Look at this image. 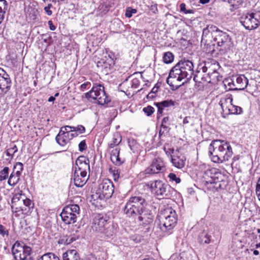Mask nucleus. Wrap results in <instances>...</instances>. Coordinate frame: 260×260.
Instances as JSON below:
<instances>
[{
	"label": "nucleus",
	"instance_id": "f257e3e1",
	"mask_svg": "<svg viewBox=\"0 0 260 260\" xmlns=\"http://www.w3.org/2000/svg\"><path fill=\"white\" fill-rule=\"evenodd\" d=\"M193 68L191 60L181 59L170 70L167 83L173 88H178L190 80L193 75Z\"/></svg>",
	"mask_w": 260,
	"mask_h": 260
},
{
	"label": "nucleus",
	"instance_id": "f03ea898",
	"mask_svg": "<svg viewBox=\"0 0 260 260\" xmlns=\"http://www.w3.org/2000/svg\"><path fill=\"white\" fill-rule=\"evenodd\" d=\"M208 153L211 160L215 163L227 161L232 156V148L226 141L214 140L210 143Z\"/></svg>",
	"mask_w": 260,
	"mask_h": 260
},
{
	"label": "nucleus",
	"instance_id": "7ed1b4c3",
	"mask_svg": "<svg viewBox=\"0 0 260 260\" xmlns=\"http://www.w3.org/2000/svg\"><path fill=\"white\" fill-rule=\"evenodd\" d=\"M158 227L166 235L172 233L177 222L176 211L171 207L161 211L159 215Z\"/></svg>",
	"mask_w": 260,
	"mask_h": 260
},
{
	"label": "nucleus",
	"instance_id": "20e7f679",
	"mask_svg": "<svg viewBox=\"0 0 260 260\" xmlns=\"http://www.w3.org/2000/svg\"><path fill=\"white\" fill-rule=\"evenodd\" d=\"M93 228L104 238L110 237L115 233L114 226L109 221L108 217L102 214L94 217Z\"/></svg>",
	"mask_w": 260,
	"mask_h": 260
},
{
	"label": "nucleus",
	"instance_id": "39448f33",
	"mask_svg": "<svg viewBox=\"0 0 260 260\" xmlns=\"http://www.w3.org/2000/svg\"><path fill=\"white\" fill-rule=\"evenodd\" d=\"M147 203L140 196L132 197L126 203L123 211L129 217L137 216L146 208Z\"/></svg>",
	"mask_w": 260,
	"mask_h": 260
},
{
	"label": "nucleus",
	"instance_id": "423d86ee",
	"mask_svg": "<svg viewBox=\"0 0 260 260\" xmlns=\"http://www.w3.org/2000/svg\"><path fill=\"white\" fill-rule=\"evenodd\" d=\"M113 192L114 185L112 182L109 179H105L99 184L95 193L91 195V198L94 200L108 199L112 197Z\"/></svg>",
	"mask_w": 260,
	"mask_h": 260
},
{
	"label": "nucleus",
	"instance_id": "0eeeda50",
	"mask_svg": "<svg viewBox=\"0 0 260 260\" xmlns=\"http://www.w3.org/2000/svg\"><path fill=\"white\" fill-rule=\"evenodd\" d=\"M214 41L216 43V49L221 54L226 53L233 46V43L230 36L226 32L220 29L215 35Z\"/></svg>",
	"mask_w": 260,
	"mask_h": 260
},
{
	"label": "nucleus",
	"instance_id": "6e6552de",
	"mask_svg": "<svg viewBox=\"0 0 260 260\" xmlns=\"http://www.w3.org/2000/svg\"><path fill=\"white\" fill-rule=\"evenodd\" d=\"M85 97L88 100L91 98L96 100L98 103L101 105L107 104L111 100L106 93L104 87L101 84L93 86L89 92L85 93Z\"/></svg>",
	"mask_w": 260,
	"mask_h": 260
},
{
	"label": "nucleus",
	"instance_id": "1a4fd4ad",
	"mask_svg": "<svg viewBox=\"0 0 260 260\" xmlns=\"http://www.w3.org/2000/svg\"><path fill=\"white\" fill-rule=\"evenodd\" d=\"M80 214V207L77 204L69 205L63 209L60 216L62 220L67 224H72L76 222Z\"/></svg>",
	"mask_w": 260,
	"mask_h": 260
},
{
	"label": "nucleus",
	"instance_id": "9d476101",
	"mask_svg": "<svg viewBox=\"0 0 260 260\" xmlns=\"http://www.w3.org/2000/svg\"><path fill=\"white\" fill-rule=\"evenodd\" d=\"M12 253L15 260H32L31 248L23 243L16 241L12 247Z\"/></svg>",
	"mask_w": 260,
	"mask_h": 260
},
{
	"label": "nucleus",
	"instance_id": "9b49d317",
	"mask_svg": "<svg viewBox=\"0 0 260 260\" xmlns=\"http://www.w3.org/2000/svg\"><path fill=\"white\" fill-rule=\"evenodd\" d=\"M240 23L247 29L256 28L260 24L259 13L243 14L240 18Z\"/></svg>",
	"mask_w": 260,
	"mask_h": 260
},
{
	"label": "nucleus",
	"instance_id": "f8f14e48",
	"mask_svg": "<svg viewBox=\"0 0 260 260\" xmlns=\"http://www.w3.org/2000/svg\"><path fill=\"white\" fill-rule=\"evenodd\" d=\"M151 188L156 196L162 198H170L173 191V188L160 180H156L152 183Z\"/></svg>",
	"mask_w": 260,
	"mask_h": 260
},
{
	"label": "nucleus",
	"instance_id": "ddd939ff",
	"mask_svg": "<svg viewBox=\"0 0 260 260\" xmlns=\"http://www.w3.org/2000/svg\"><path fill=\"white\" fill-rule=\"evenodd\" d=\"M153 215L151 211L146 208L138 215V220L143 226L145 233H149L153 229Z\"/></svg>",
	"mask_w": 260,
	"mask_h": 260
},
{
	"label": "nucleus",
	"instance_id": "4468645a",
	"mask_svg": "<svg viewBox=\"0 0 260 260\" xmlns=\"http://www.w3.org/2000/svg\"><path fill=\"white\" fill-rule=\"evenodd\" d=\"M165 164L161 158L157 157L153 159L150 165L145 170L146 174H158L165 171Z\"/></svg>",
	"mask_w": 260,
	"mask_h": 260
},
{
	"label": "nucleus",
	"instance_id": "2eb2a0df",
	"mask_svg": "<svg viewBox=\"0 0 260 260\" xmlns=\"http://www.w3.org/2000/svg\"><path fill=\"white\" fill-rule=\"evenodd\" d=\"M12 82L9 75L0 68V98L10 89Z\"/></svg>",
	"mask_w": 260,
	"mask_h": 260
},
{
	"label": "nucleus",
	"instance_id": "dca6fc26",
	"mask_svg": "<svg viewBox=\"0 0 260 260\" xmlns=\"http://www.w3.org/2000/svg\"><path fill=\"white\" fill-rule=\"evenodd\" d=\"M74 172H80L87 174V171H90L89 160L84 156H80L73 165Z\"/></svg>",
	"mask_w": 260,
	"mask_h": 260
},
{
	"label": "nucleus",
	"instance_id": "f3484780",
	"mask_svg": "<svg viewBox=\"0 0 260 260\" xmlns=\"http://www.w3.org/2000/svg\"><path fill=\"white\" fill-rule=\"evenodd\" d=\"M56 142L61 146H65L70 141L69 131L67 126L60 128L58 134L55 138Z\"/></svg>",
	"mask_w": 260,
	"mask_h": 260
},
{
	"label": "nucleus",
	"instance_id": "a211bd4d",
	"mask_svg": "<svg viewBox=\"0 0 260 260\" xmlns=\"http://www.w3.org/2000/svg\"><path fill=\"white\" fill-rule=\"evenodd\" d=\"M218 174L216 169H209L204 172L203 177L207 183L212 184L215 183L216 179H218V177L216 176Z\"/></svg>",
	"mask_w": 260,
	"mask_h": 260
},
{
	"label": "nucleus",
	"instance_id": "6ab92c4d",
	"mask_svg": "<svg viewBox=\"0 0 260 260\" xmlns=\"http://www.w3.org/2000/svg\"><path fill=\"white\" fill-rule=\"evenodd\" d=\"M89 176L87 174L78 172H74V182L76 186L81 187L86 183Z\"/></svg>",
	"mask_w": 260,
	"mask_h": 260
},
{
	"label": "nucleus",
	"instance_id": "aec40b11",
	"mask_svg": "<svg viewBox=\"0 0 260 260\" xmlns=\"http://www.w3.org/2000/svg\"><path fill=\"white\" fill-rule=\"evenodd\" d=\"M236 81H232V83L234 86L235 89L244 90L247 86L248 80L243 75H240L236 77Z\"/></svg>",
	"mask_w": 260,
	"mask_h": 260
},
{
	"label": "nucleus",
	"instance_id": "412c9836",
	"mask_svg": "<svg viewBox=\"0 0 260 260\" xmlns=\"http://www.w3.org/2000/svg\"><path fill=\"white\" fill-rule=\"evenodd\" d=\"M218 30V28L216 26L212 24L207 25V26L203 30L202 43L205 41V43H206L207 41L205 40V38L209 35H211L214 39L215 35H216V32H217Z\"/></svg>",
	"mask_w": 260,
	"mask_h": 260
},
{
	"label": "nucleus",
	"instance_id": "4be33fe9",
	"mask_svg": "<svg viewBox=\"0 0 260 260\" xmlns=\"http://www.w3.org/2000/svg\"><path fill=\"white\" fill-rule=\"evenodd\" d=\"M176 102L172 100H165L158 103H155L154 104L157 108V117L159 115H161L163 113L164 108L174 107L175 105Z\"/></svg>",
	"mask_w": 260,
	"mask_h": 260
},
{
	"label": "nucleus",
	"instance_id": "5701e85b",
	"mask_svg": "<svg viewBox=\"0 0 260 260\" xmlns=\"http://www.w3.org/2000/svg\"><path fill=\"white\" fill-rule=\"evenodd\" d=\"M120 148H116L111 152V160L116 166H120L122 164L125 159L119 156Z\"/></svg>",
	"mask_w": 260,
	"mask_h": 260
},
{
	"label": "nucleus",
	"instance_id": "b1692460",
	"mask_svg": "<svg viewBox=\"0 0 260 260\" xmlns=\"http://www.w3.org/2000/svg\"><path fill=\"white\" fill-rule=\"evenodd\" d=\"M171 161L174 167L178 169H181L185 166L186 158L183 155L174 154L172 156Z\"/></svg>",
	"mask_w": 260,
	"mask_h": 260
},
{
	"label": "nucleus",
	"instance_id": "393cba45",
	"mask_svg": "<svg viewBox=\"0 0 260 260\" xmlns=\"http://www.w3.org/2000/svg\"><path fill=\"white\" fill-rule=\"evenodd\" d=\"M79 229V226L75 224V225H72L71 226H69V232L71 233L72 234L73 233V235L67 236L66 239L64 242V243L65 244L68 245L72 243L73 241H75L77 239H78V237L74 235V233H77L78 232V229Z\"/></svg>",
	"mask_w": 260,
	"mask_h": 260
},
{
	"label": "nucleus",
	"instance_id": "a878e982",
	"mask_svg": "<svg viewBox=\"0 0 260 260\" xmlns=\"http://www.w3.org/2000/svg\"><path fill=\"white\" fill-rule=\"evenodd\" d=\"M233 98L231 94H227L225 96L221 99L219 102V105L224 112H226V110L229 108L230 104H232Z\"/></svg>",
	"mask_w": 260,
	"mask_h": 260
},
{
	"label": "nucleus",
	"instance_id": "bb28decb",
	"mask_svg": "<svg viewBox=\"0 0 260 260\" xmlns=\"http://www.w3.org/2000/svg\"><path fill=\"white\" fill-rule=\"evenodd\" d=\"M63 260H81L76 250H69L62 254Z\"/></svg>",
	"mask_w": 260,
	"mask_h": 260
},
{
	"label": "nucleus",
	"instance_id": "cd10ccee",
	"mask_svg": "<svg viewBox=\"0 0 260 260\" xmlns=\"http://www.w3.org/2000/svg\"><path fill=\"white\" fill-rule=\"evenodd\" d=\"M20 175V171H17L16 172L13 171L9 178L8 184L11 186H14L19 182Z\"/></svg>",
	"mask_w": 260,
	"mask_h": 260
},
{
	"label": "nucleus",
	"instance_id": "c85d7f7f",
	"mask_svg": "<svg viewBox=\"0 0 260 260\" xmlns=\"http://www.w3.org/2000/svg\"><path fill=\"white\" fill-rule=\"evenodd\" d=\"M211 236L208 232L203 231L201 232L198 237V241L201 244H209L211 242Z\"/></svg>",
	"mask_w": 260,
	"mask_h": 260
},
{
	"label": "nucleus",
	"instance_id": "c756f323",
	"mask_svg": "<svg viewBox=\"0 0 260 260\" xmlns=\"http://www.w3.org/2000/svg\"><path fill=\"white\" fill-rule=\"evenodd\" d=\"M128 143L129 147L134 153H138L141 151L140 144L134 139H128Z\"/></svg>",
	"mask_w": 260,
	"mask_h": 260
},
{
	"label": "nucleus",
	"instance_id": "7c9ffc66",
	"mask_svg": "<svg viewBox=\"0 0 260 260\" xmlns=\"http://www.w3.org/2000/svg\"><path fill=\"white\" fill-rule=\"evenodd\" d=\"M122 138L118 133L114 134L112 140L108 144L109 148H113L118 146L121 142Z\"/></svg>",
	"mask_w": 260,
	"mask_h": 260
},
{
	"label": "nucleus",
	"instance_id": "2f4dec72",
	"mask_svg": "<svg viewBox=\"0 0 260 260\" xmlns=\"http://www.w3.org/2000/svg\"><path fill=\"white\" fill-rule=\"evenodd\" d=\"M229 114H240L242 113L241 107L232 104H230L228 109L226 110Z\"/></svg>",
	"mask_w": 260,
	"mask_h": 260
},
{
	"label": "nucleus",
	"instance_id": "473e14b6",
	"mask_svg": "<svg viewBox=\"0 0 260 260\" xmlns=\"http://www.w3.org/2000/svg\"><path fill=\"white\" fill-rule=\"evenodd\" d=\"M207 65L208 68V75L209 76L215 73L216 71L218 68V63L215 61H214L213 63L211 62H207Z\"/></svg>",
	"mask_w": 260,
	"mask_h": 260
},
{
	"label": "nucleus",
	"instance_id": "72a5a7b5",
	"mask_svg": "<svg viewBox=\"0 0 260 260\" xmlns=\"http://www.w3.org/2000/svg\"><path fill=\"white\" fill-rule=\"evenodd\" d=\"M115 63V61L112 59H106L104 62V67L106 70V72L112 71L114 70V67Z\"/></svg>",
	"mask_w": 260,
	"mask_h": 260
},
{
	"label": "nucleus",
	"instance_id": "f704fd0d",
	"mask_svg": "<svg viewBox=\"0 0 260 260\" xmlns=\"http://www.w3.org/2000/svg\"><path fill=\"white\" fill-rule=\"evenodd\" d=\"M18 151L17 146L15 145H13L11 147L8 148L5 153L6 155L9 157L7 159L9 161L12 159L14 154Z\"/></svg>",
	"mask_w": 260,
	"mask_h": 260
},
{
	"label": "nucleus",
	"instance_id": "c9c22d12",
	"mask_svg": "<svg viewBox=\"0 0 260 260\" xmlns=\"http://www.w3.org/2000/svg\"><path fill=\"white\" fill-rule=\"evenodd\" d=\"M67 128H70V131L72 132H77L79 135L85 133V128L84 126L82 125H78L76 126H71L66 125Z\"/></svg>",
	"mask_w": 260,
	"mask_h": 260
},
{
	"label": "nucleus",
	"instance_id": "e433bc0d",
	"mask_svg": "<svg viewBox=\"0 0 260 260\" xmlns=\"http://www.w3.org/2000/svg\"><path fill=\"white\" fill-rule=\"evenodd\" d=\"M9 170V167H5L0 171V181L5 180L8 178Z\"/></svg>",
	"mask_w": 260,
	"mask_h": 260
},
{
	"label": "nucleus",
	"instance_id": "4c0bfd02",
	"mask_svg": "<svg viewBox=\"0 0 260 260\" xmlns=\"http://www.w3.org/2000/svg\"><path fill=\"white\" fill-rule=\"evenodd\" d=\"M174 60V55L171 52H167L164 53L163 60L166 63H170Z\"/></svg>",
	"mask_w": 260,
	"mask_h": 260
},
{
	"label": "nucleus",
	"instance_id": "58836bf2",
	"mask_svg": "<svg viewBox=\"0 0 260 260\" xmlns=\"http://www.w3.org/2000/svg\"><path fill=\"white\" fill-rule=\"evenodd\" d=\"M22 202H23V205L25 206V208H26L27 209H28V210H29L30 208H32L34 207V203L29 199H23L22 200Z\"/></svg>",
	"mask_w": 260,
	"mask_h": 260
},
{
	"label": "nucleus",
	"instance_id": "ea45409f",
	"mask_svg": "<svg viewBox=\"0 0 260 260\" xmlns=\"http://www.w3.org/2000/svg\"><path fill=\"white\" fill-rule=\"evenodd\" d=\"M143 111L147 116H150L154 113V109L151 106H148L147 107L144 108Z\"/></svg>",
	"mask_w": 260,
	"mask_h": 260
},
{
	"label": "nucleus",
	"instance_id": "a19ab883",
	"mask_svg": "<svg viewBox=\"0 0 260 260\" xmlns=\"http://www.w3.org/2000/svg\"><path fill=\"white\" fill-rule=\"evenodd\" d=\"M15 205H16V204H13L12 206H11V209H12V211L13 213H17L18 212H20V211H22V213H24V212L25 211H27V209L26 208H24V207H15Z\"/></svg>",
	"mask_w": 260,
	"mask_h": 260
},
{
	"label": "nucleus",
	"instance_id": "79ce46f5",
	"mask_svg": "<svg viewBox=\"0 0 260 260\" xmlns=\"http://www.w3.org/2000/svg\"><path fill=\"white\" fill-rule=\"evenodd\" d=\"M137 12V11L136 9L129 7L127 8L126 10L125 16L126 17L131 18L133 14L136 13Z\"/></svg>",
	"mask_w": 260,
	"mask_h": 260
},
{
	"label": "nucleus",
	"instance_id": "37998d69",
	"mask_svg": "<svg viewBox=\"0 0 260 260\" xmlns=\"http://www.w3.org/2000/svg\"><path fill=\"white\" fill-rule=\"evenodd\" d=\"M168 177L171 181H175L176 183H179L181 182L180 178L177 177L175 174L171 173L168 175Z\"/></svg>",
	"mask_w": 260,
	"mask_h": 260
},
{
	"label": "nucleus",
	"instance_id": "c03bdc74",
	"mask_svg": "<svg viewBox=\"0 0 260 260\" xmlns=\"http://www.w3.org/2000/svg\"><path fill=\"white\" fill-rule=\"evenodd\" d=\"M8 7V4L6 0H0V11H4L6 12Z\"/></svg>",
	"mask_w": 260,
	"mask_h": 260
},
{
	"label": "nucleus",
	"instance_id": "a18cd8bd",
	"mask_svg": "<svg viewBox=\"0 0 260 260\" xmlns=\"http://www.w3.org/2000/svg\"><path fill=\"white\" fill-rule=\"evenodd\" d=\"M21 194L16 193L15 194L13 197L12 198L11 203L12 204H16L17 202H18L20 201L21 199Z\"/></svg>",
	"mask_w": 260,
	"mask_h": 260
},
{
	"label": "nucleus",
	"instance_id": "49530a36",
	"mask_svg": "<svg viewBox=\"0 0 260 260\" xmlns=\"http://www.w3.org/2000/svg\"><path fill=\"white\" fill-rule=\"evenodd\" d=\"M216 47L214 44H207L206 51L208 53H213L215 51Z\"/></svg>",
	"mask_w": 260,
	"mask_h": 260
},
{
	"label": "nucleus",
	"instance_id": "de8ad7c7",
	"mask_svg": "<svg viewBox=\"0 0 260 260\" xmlns=\"http://www.w3.org/2000/svg\"><path fill=\"white\" fill-rule=\"evenodd\" d=\"M107 55L105 56L106 59H112L113 61H115L116 59L115 54L111 51H107Z\"/></svg>",
	"mask_w": 260,
	"mask_h": 260
},
{
	"label": "nucleus",
	"instance_id": "09e8293b",
	"mask_svg": "<svg viewBox=\"0 0 260 260\" xmlns=\"http://www.w3.org/2000/svg\"><path fill=\"white\" fill-rule=\"evenodd\" d=\"M180 12L184 13V14L192 13V10L186 9V5L184 3L181 4L180 5Z\"/></svg>",
	"mask_w": 260,
	"mask_h": 260
},
{
	"label": "nucleus",
	"instance_id": "8fccbe9b",
	"mask_svg": "<svg viewBox=\"0 0 260 260\" xmlns=\"http://www.w3.org/2000/svg\"><path fill=\"white\" fill-rule=\"evenodd\" d=\"M79 150L81 152L83 151L87 148V145L86 144L85 140H83L80 142V143L79 144Z\"/></svg>",
	"mask_w": 260,
	"mask_h": 260
},
{
	"label": "nucleus",
	"instance_id": "3c124183",
	"mask_svg": "<svg viewBox=\"0 0 260 260\" xmlns=\"http://www.w3.org/2000/svg\"><path fill=\"white\" fill-rule=\"evenodd\" d=\"M52 253H47L43 255L38 260H51Z\"/></svg>",
	"mask_w": 260,
	"mask_h": 260
},
{
	"label": "nucleus",
	"instance_id": "603ef678",
	"mask_svg": "<svg viewBox=\"0 0 260 260\" xmlns=\"http://www.w3.org/2000/svg\"><path fill=\"white\" fill-rule=\"evenodd\" d=\"M8 231L6 230L5 226L0 224V235L4 237L5 235H8Z\"/></svg>",
	"mask_w": 260,
	"mask_h": 260
},
{
	"label": "nucleus",
	"instance_id": "864d4df0",
	"mask_svg": "<svg viewBox=\"0 0 260 260\" xmlns=\"http://www.w3.org/2000/svg\"><path fill=\"white\" fill-rule=\"evenodd\" d=\"M256 193L257 196L258 200L260 201V177L257 180V182L256 185Z\"/></svg>",
	"mask_w": 260,
	"mask_h": 260
},
{
	"label": "nucleus",
	"instance_id": "5fc2aeb1",
	"mask_svg": "<svg viewBox=\"0 0 260 260\" xmlns=\"http://www.w3.org/2000/svg\"><path fill=\"white\" fill-rule=\"evenodd\" d=\"M139 85V81L137 78L134 79L131 81L132 88H138Z\"/></svg>",
	"mask_w": 260,
	"mask_h": 260
},
{
	"label": "nucleus",
	"instance_id": "6e6d98bb",
	"mask_svg": "<svg viewBox=\"0 0 260 260\" xmlns=\"http://www.w3.org/2000/svg\"><path fill=\"white\" fill-rule=\"evenodd\" d=\"M90 86V83L89 82H86L81 85L80 89L82 91H84L86 88H87V87L89 88Z\"/></svg>",
	"mask_w": 260,
	"mask_h": 260
},
{
	"label": "nucleus",
	"instance_id": "4d7b16f0",
	"mask_svg": "<svg viewBox=\"0 0 260 260\" xmlns=\"http://www.w3.org/2000/svg\"><path fill=\"white\" fill-rule=\"evenodd\" d=\"M207 62H204L203 65L202 64H200V66L201 67L203 72L204 73H208V66L207 65Z\"/></svg>",
	"mask_w": 260,
	"mask_h": 260
},
{
	"label": "nucleus",
	"instance_id": "13d9d810",
	"mask_svg": "<svg viewBox=\"0 0 260 260\" xmlns=\"http://www.w3.org/2000/svg\"><path fill=\"white\" fill-rule=\"evenodd\" d=\"M207 252L209 253L211 256L215 255L216 252L211 246H209L207 249Z\"/></svg>",
	"mask_w": 260,
	"mask_h": 260
},
{
	"label": "nucleus",
	"instance_id": "bf43d9fd",
	"mask_svg": "<svg viewBox=\"0 0 260 260\" xmlns=\"http://www.w3.org/2000/svg\"><path fill=\"white\" fill-rule=\"evenodd\" d=\"M79 134L77 132H72L71 131H69V136L70 140H72L73 138L77 137Z\"/></svg>",
	"mask_w": 260,
	"mask_h": 260
},
{
	"label": "nucleus",
	"instance_id": "052dcab7",
	"mask_svg": "<svg viewBox=\"0 0 260 260\" xmlns=\"http://www.w3.org/2000/svg\"><path fill=\"white\" fill-rule=\"evenodd\" d=\"M161 128L162 129V131H164L166 134L168 133L170 129V128L167 125H161Z\"/></svg>",
	"mask_w": 260,
	"mask_h": 260
},
{
	"label": "nucleus",
	"instance_id": "680f3d73",
	"mask_svg": "<svg viewBox=\"0 0 260 260\" xmlns=\"http://www.w3.org/2000/svg\"><path fill=\"white\" fill-rule=\"evenodd\" d=\"M169 120V117L168 116L165 117L162 119L161 125H167Z\"/></svg>",
	"mask_w": 260,
	"mask_h": 260
},
{
	"label": "nucleus",
	"instance_id": "e2e57ef3",
	"mask_svg": "<svg viewBox=\"0 0 260 260\" xmlns=\"http://www.w3.org/2000/svg\"><path fill=\"white\" fill-rule=\"evenodd\" d=\"M16 167H18L19 168V170L18 171H20V172L22 171L23 170V164L20 162H17L14 168H15Z\"/></svg>",
	"mask_w": 260,
	"mask_h": 260
},
{
	"label": "nucleus",
	"instance_id": "0e129e2a",
	"mask_svg": "<svg viewBox=\"0 0 260 260\" xmlns=\"http://www.w3.org/2000/svg\"><path fill=\"white\" fill-rule=\"evenodd\" d=\"M48 23L50 30H54L56 29V27L53 25L52 21H49Z\"/></svg>",
	"mask_w": 260,
	"mask_h": 260
},
{
	"label": "nucleus",
	"instance_id": "69168bd1",
	"mask_svg": "<svg viewBox=\"0 0 260 260\" xmlns=\"http://www.w3.org/2000/svg\"><path fill=\"white\" fill-rule=\"evenodd\" d=\"M44 10L46 12V13L48 15V16H50L52 15V11L48 8H46V7H45L44 8Z\"/></svg>",
	"mask_w": 260,
	"mask_h": 260
},
{
	"label": "nucleus",
	"instance_id": "338daca9",
	"mask_svg": "<svg viewBox=\"0 0 260 260\" xmlns=\"http://www.w3.org/2000/svg\"><path fill=\"white\" fill-rule=\"evenodd\" d=\"M236 0H228V2L231 4V6L234 7V6H236L237 5L235 3V2H236Z\"/></svg>",
	"mask_w": 260,
	"mask_h": 260
},
{
	"label": "nucleus",
	"instance_id": "774afa93",
	"mask_svg": "<svg viewBox=\"0 0 260 260\" xmlns=\"http://www.w3.org/2000/svg\"><path fill=\"white\" fill-rule=\"evenodd\" d=\"M51 260H60L59 257L57 256H56L54 253H52V255H51Z\"/></svg>",
	"mask_w": 260,
	"mask_h": 260
}]
</instances>
